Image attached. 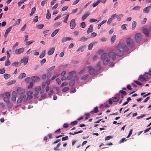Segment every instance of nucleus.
<instances>
[{"label":"nucleus","mask_w":151,"mask_h":151,"mask_svg":"<svg viewBox=\"0 0 151 151\" xmlns=\"http://www.w3.org/2000/svg\"><path fill=\"white\" fill-rule=\"evenodd\" d=\"M129 49L126 45L123 43H119L116 46V53L119 56H122L123 54V52H127Z\"/></svg>","instance_id":"obj_1"},{"label":"nucleus","mask_w":151,"mask_h":151,"mask_svg":"<svg viewBox=\"0 0 151 151\" xmlns=\"http://www.w3.org/2000/svg\"><path fill=\"white\" fill-rule=\"evenodd\" d=\"M107 54L106 53H103L101 56V58L103 61L104 65H107L109 62V60L108 58Z\"/></svg>","instance_id":"obj_2"},{"label":"nucleus","mask_w":151,"mask_h":151,"mask_svg":"<svg viewBox=\"0 0 151 151\" xmlns=\"http://www.w3.org/2000/svg\"><path fill=\"white\" fill-rule=\"evenodd\" d=\"M126 43L129 47H132L134 45V42L131 38H128L126 40Z\"/></svg>","instance_id":"obj_3"},{"label":"nucleus","mask_w":151,"mask_h":151,"mask_svg":"<svg viewBox=\"0 0 151 151\" xmlns=\"http://www.w3.org/2000/svg\"><path fill=\"white\" fill-rule=\"evenodd\" d=\"M23 100L24 102L27 101V99H26V95L25 94H22L20 96L17 100V103H21Z\"/></svg>","instance_id":"obj_4"},{"label":"nucleus","mask_w":151,"mask_h":151,"mask_svg":"<svg viewBox=\"0 0 151 151\" xmlns=\"http://www.w3.org/2000/svg\"><path fill=\"white\" fill-rule=\"evenodd\" d=\"M116 54L114 52H111L108 53V55L109 58L113 60H114L116 58V57L118 56L117 54Z\"/></svg>","instance_id":"obj_5"},{"label":"nucleus","mask_w":151,"mask_h":151,"mask_svg":"<svg viewBox=\"0 0 151 151\" xmlns=\"http://www.w3.org/2000/svg\"><path fill=\"white\" fill-rule=\"evenodd\" d=\"M142 35L140 33H137L135 35L134 39L136 42H139L141 41Z\"/></svg>","instance_id":"obj_6"},{"label":"nucleus","mask_w":151,"mask_h":151,"mask_svg":"<svg viewBox=\"0 0 151 151\" xmlns=\"http://www.w3.org/2000/svg\"><path fill=\"white\" fill-rule=\"evenodd\" d=\"M88 72L91 75L94 74L96 71V68L95 69L92 68L91 66H89L88 67Z\"/></svg>","instance_id":"obj_7"},{"label":"nucleus","mask_w":151,"mask_h":151,"mask_svg":"<svg viewBox=\"0 0 151 151\" xmlns=\"http://www.w3.org/2000/svg\"><path fill=\"white\" fill-rule=\"evenodd\" d=\"M17 93L16 92L13 91L12 93L11 100L13 102H15L16 101V97L17 96Z\"/></svg>","instance_id":"obj_8"},{"label":"nucleus","mask_w":151,"mask_h":151,"mask_svg":"<svg viewBox=\"0 0 151 151\" xmlns=\"http://www.w3.org/2000/svg\"><path fill=\"white\" fill-rule=\"evenodd\" d=\"M32 93L33 92L32 91H29L27 92V97H26V99H27V100L28 99H29L32 98Z\"/></svg>","instance_id":"obj_9"},{"label":"nucleus","mask_w":151,"mask_h":151,"mask_svg":"<svg viewBox=\"0 0 151 151\" xmlns=\"http://www.w3.org/2000/svg\"><path fill=\"white\" fill-rule=\"evenodd\" d=\"M24 49L23 47H22L19 49H17L15 51V53L18 55L21 53L24 52Z\"/></svg>","instance_id":"obj_10"},{"label":"nucleus","mask_w":151,"mask_h":151,"mask_svg":"<svg viewBox=\"0 0 151 151\" xmlns=\"http://www.w3.org/2000/svg\"><path fill=\"white\" fill-rule=\"evenodd\" d=\"M76 26V23L74 19H72L70 22V28L73 29Z\"/></svg>","instance_id":"obj_11"},{"label":"nucleus","mask_w":151,"mask_h":151,"mask_svg":"<svg viewBox=\"0 0 151 151\" xmlns=\"http://www.w3.org/2000/svg\"><path fill=\"white\" fill-rule=\"evenodd\" d=\"M120 93H119L117 95H116V96L117 95V96H115V97H112V99L113 101L115 102L118 101L119 99V96H120Z\"/></svg>","instance_id":"obj_12"},{"label":"nucleus","mask_w":151,"mask_h":151,"mask_svg":"<svg viewBox=\"0 0 151 151\" xmlns=\"http://www.w3.org/2000/svg\"><path fill=\"white\" fill-rule=\"evenodd\" d=\"M28 58H27L25 57H24L21 60V63H24V65H26L28 63Z\"/></svg>","instance_id":"obj_13"},{"label":"nucleus","mask_w":151,"mask_h":151,"mask_svg":"<svg viewBox=\"0 0 151 151\" xmlns=\"http://www.w3.org/2000/svg\"><path fill=\"white\" fill-rule=\"evenodd\" d=\"M72 38L70 37H66L63 38L61 40V42L62 43H63L67 41L71 40H73Z\"/></svg>","instance_id":"obj_14"},{"label":"nucleus","mask_w":151,"mask_h":151,"mask_svg":"<svg viewBox=\"0 0 151 151\" xmlns=\"http://www.w3.org/2000/svg\"><path fill=\"white\" fill-rule=\"evenodd\" d=\"M54 50L55 48L54 47L50 49L48 52L47 54L49 55H52L53 53Z\"/></svg>","instance_id":"obj_15"},{"label":"nucleus","mask_w":151,"mask_h":151,"mask_svg":"<svg viewBox=\"0 0 151 151\" xmlns=\"http://www.w3.org/2000/svg\"><path fill=\"white\" fill-rule=\"evenodd\" d=\"M144 76L146 80L150 78L151 77V76L150 74L148 73H145L144 75Z\"/></svg>","instance_id":"obj_16"},{"label":"nucleus","mask_w":151,"mask_h":151,"mask_svg":"<svg viewBox=\"0 0 151 151\" xmlns=\"http://www.w3.org/2000/svg\"><path fill=\"white\" fill-rule=\"evenodd\" d=\"M93 31V26L92 24L90 25L88 29L87 33L89 34L90 32H92Z\"/></svg>","instance_id":"obj_17"},{"label":"nucleus","mask_w":151,"mask_h":151,"mask_svg":"<svg viewBox=\"0 0 151 151\" xmlns=\"http://www.w3.org/2000/svg\"><path fill=\"white\" fill-rule=\"evenodd\" d=\"M17 93H18V94H23V93L24 92V90L22 89L21 88H18L17 90Z\"/></svg>","instance_id":"obj_18"},{"label":"nucleus","mask_w":151,"mask_h":151,"mask_svg":"<svg viewBox=\"0 0 151 151\" xmlns=\"http://www.w3.org/2000/svg\"><path fill=\"white\" fill-rule=\"evenodd\" d=\"M31 78L32 81H33L34 82L37 81L40 79V78L36 76H32L31 77Z\"/></svg>","instance_id":"obj_19"},{"label":"nucleus","mask_w":151,"mask_h":151,"mask_svg":"<svg viewBox=\"0 0 151 151\" xmlns=\"http://www.w3.org/2000/svg\"><path fill=\"white\" fill-rule=\"evenodd\" d=\"M21 65V63L18 62H15L14 63H12V65L13 66H15L16 67H18L20 66Z\"/></svg>","instance_id":"obj_20"},{"label":"nucleus","mask_w":151,"mask_h":151,"mask_svg":"<svg viewBox=\"0 0 151 151\" xmlns=\"http://www.w3.org/2000/svg\"><path fill=\"white\" fill-rule=\"evenodd\" d=\"M59 29H57L55 30L51 34V36L52 37L55 36L56 34L58 33L59 31Z\"/></svg>","instance_id":"obj_21"},{"label":"nucleus","mask_w":151,"mask_h":151,"mask_svg":"<svg viewBox=\"0 0 151 151\" xmlns=\"http://www.w3.org/2000/svg\"><path fill=\"white\" fill-rule=\"evenodd\" d=\"M26 76V74L24 73H23L20 74L18 76V78L20 79H22L23 78L25 77Z\"/></svg>","instance_id":"obj_22"},{"label":"nucleus","mask_w":151,"mask_h":151,"mask_svg":"<svg viewBox=\"0 0 151 151\" xmlns=\"http://www.w3.org/2000/svg\"><path fill=\"white\" fill-rule=\"evenodd\" d=\"M123 16V15L122 14H118L116 15V18L117 19V20L119 21H120L121 19V17Z\"/></svg>","instance_id":"obj_23"},{"label":"nucleus","mask_w":151,"mask_h":151,"mask_svg":"<svg viewBox=\"0 0 151 151\" xmlns=\"http://www.w3.org/2000/svg\"><path fill=\"white\" fill-rule=\"evenodd\" d=\"M107 20L106 19H105L103 21L100 23L98 25L97 28L98 29H99L100 28L101 26V25L103 24L106 23V22Z\"/></svg>","instance_id":"obj_24"},{"label":"nucleus","mask_w":151,"mask_h":151,"mask_svg":"<svg viewBox=\"0 0 151 151\" xmlns=\"http://www.w3.org/2000/svg\"><path fill=\"white\" fill-rule=\"evenodd\" d=\"M150 10V8L148 6L145 7L143 10V12L145 13H148Z\"/></svg>","instance_id":"obj_25"},{"label":"nucleus","mask_w":151,"mask_h":151,"mask_svg":"<svg viewBox=\"0 0 151 151\" xmlns=\"http://www.w3.org/2000/svg\"><path fill=\"white\" fill-rule=\"evenodd\" d=\"M16 82V81L15 80H12L10 81L9 82H8L6 85L7 86H9L10 85H11L15 83Z\"/></svg>","instance_id":"obj_26"},{"label":"nucleus","mask_w":151,"mask_h":151,"mask_svg":"<svg viewBox=\"0 0 151 151\" xmlns=\"http://www.w3.org/2000/svg\"><path fill=\"white\" fill-rule=\"evenodd\" d=\"M98 109L97 107H96L94 108L93 110L91 111L90 112V113L93 114L94 113H96L98 112Z\"/></svg>","instance_id":"obj_27"},{"label":"nucleus","mask_w":151,"mask_h":151,"mask_svg":"<svg viewBox=\"0 0 151 151\" xmlns=\"http://www.w3.org/2000/svg\"><path fill=\"white\" fill-rule=\"evenodd\" d=\"M89 14L88 13L85 14L82 17L81 19L82 21L84 20L89 15Z\"/></svg>","instance_id":"obj_28"},{"label":"nucleus","mask_w":151,"mask_h":151,"mask_svg":"<svg viewBox=\"0 0 151 151\" xmlns=\"http://www.w3.org/2000/svg\"><path fill=\"white\" fill-rule=\"evenodd\" d=\"M116 36L115 35H113L111 38V42L112 43H113L116 40Z\"/></svg>","instance_id":"obj_29"},{"label":"nucleus","mask_w":151,"mask_h":151,"mask_svg":"<svg viewBox=\"0 0 151 151\" xmlns=\"http://www.w3.org/2000/svg\"><path fill=\"white\" fill-rule=\"evenodd\" d=\"M138 80L140 81L143 82L146 79L144 77V76H139Z\"/></svg>","instance_id":"obj_30"},{"label":"nucleus","mask_w":151,"mask_h":151,"mask_svg":"<svg viewBox=\"0 0 151 151\" xmlns=\"http://www.w3.org/2000/svg\"><path fill=\"white\" fill-rule=\"evenodd\" d=\"M21 19H18L16 21V22L14 23L13 25V26H15L16 25H19Z\"/></svg>","instance_id":"obj_31"},{"label":"nucleus","mask_w":151,"mask_h":151,"mask_svg":"<svg viewBox=\"0 0 151 151\" xmlns=\"http://www.w3.org/2000/svg\"><path fill=\"white\" fill-rule=\"evenodd\" d=\"M10 75L6 73L4 75V78L5 79H8L10 78Z\"/></svg>","instance_id":"obj_32"},{"label":"nucleus","mask_w":151,"mask_h":151,"mask_svg":"<svg viewBox=\"0 0 151 151\" xmlns=\"http://www.w3.org/2000/svg\"><path fill=\"white\" fill-rule=\"evenodd\" d=\"M136 26V22L135 21H133L132 23V29L134 30Z\"/></svg>","instance_id":"obj_33"},{"label":"nucleus","mask_w":151,"mask_h":151,"mask_svg":"<svg viewBox=\"0 0 151 151\" xmlns=\"http://www.w3.org/2000/svg\"><path fill=\"white\" fill-rule=\"evenodd\" d=\"M36 10V8H35V7H33L32 9L31 12L30 13V16H32L33 15V14H34V13H35V11Z\"/></svg>","instance_id":"obj_34"},{"label":"nucleus","mask_w":151,"mask_h":151,"mask_svg":"<svg viewBox=\"0 0 151 151\" xmlns=\"http://www.w3.org/2000/svg\"><path fill=\"white\" fill-rule=\"evenodd\" d=\"M10 63L9 59H7L5 63V65L6 66H8L10 64Z\"/></svg>","instance_id":"obj_35"},{"label":"nucleus","mask_w":151,"mask_h":151,"mask_svg":"<svg viewBox=\"0 0 151 151\" xmlns=\"http://www.w3.org/2000/svg\"><path fill=\"white\" fill-rule=\"evenodd\" d=\"M45 50H44L42 52V53L40 56L39 57L40 58H42L45 56Z\"/></svg>","instance_id":"obj_36"},{"label":"nucleus","mask_w":151,"mask_h":151,"mask_svg":"<svg viewBox=\"0 0 151 151\" xmlns=\"http://www.w3.org/2000/svg\"><path fill=\"white\" fill-rule=\"evenodd\" d=\"M7 104V106L9 108H11L12 106H13V104L12 103L10 102L9 101L8 102H7L6 103Z\"/></svg>","instance_id":"obj_37"},{"label":"nucleus","mask_w":151,"mask_h":151,"mask_svg":"<svg viewBox=\"0 0 151 151\" xmlns=\"http://www.w3.org/2000/svg\"><path fill=\"white\" fill-rule=\"evenodd\" d=\"M75 83V81L74 80H71L69 83V84L70 86H73Z\"/></svg>","instance_id":"obj_38"},{"label":"nucleus","mask_w":151,"mask_h":151,"mask_svg":"<svg viewBox=\"0 0 151 151\" xmlns=\"http://www.w3.org/2000/svg\"><path fill=\"white\" fill-rule=\"evenodd\" d=\"M97 66L98 67V68H96V71H99L101 69L100 63V62H99L97 64Z\"/></svg>","instance_id":"obj_39"},{"label":"nucleus","mask_w":151,"mask_h":151,"mask_svg":"<svg viewBox=\"0 0 151 151\" xmlns=\"http://www.w3.org/2000/svg\"><path fill=\"white\" fill-rule=\"evenodd\" d=\"M93 45V44L92 43L90 44L88 47V49L89 50H91L92 49Z\"/></svg>","instance_id":"obj_40"},{"label":"nucleus","mask_w":151,"mask_h":151,"mask_svg":"<svg viewBox=\"0 0 151 151\" xmlns=\"http://www.w3.org/2000/svg\"><path fill=\"white\" fill-rule=\"evenodd\" d=\"M9 97H4V101L6 103L9 101Z\"/></svg>","instance_id":"obj_41"},{"label":"nucleus","mask_w":151,"mask_h":151,"mask_svg":"<svg viewBox=\"0 0 151 151\" xmlns=\"http://www.w3.org/2000/svg\"><path fill=\"white\" fill-rule=\"evenodd\" d=\"M69 89V88L67 87H65L64 88L62 89V91L63 92H65L66 91H68Z\"/></svg>","instance_id":"obj_42"},{"label":"nucleus","mask_w":151,"mask_h":151,"mask_svg":"<svg viewBox=\"0 0 151 151\" xmlns=\"http://www.w3.org/2000/svg\"><path fill=\"white\" fill-rule=\"evenodd\" d=\"M5 72V69L4 68H2L0 69V74H3Z\"/></svg>","instance_id":"obj_43"},{"label":"nucleus","mask_w":151,"mask_h":151,"mask_svg":"<svg viewBox=\"0 0 151 151\" xmlns=\"http://www.w3.org/2000/svg\"><path fill=\"white\" fill-rule=\"evenodd\" d=\"M88 75L87 74L83 76L81 78V79L82 80H86L87 79V78L88 77Z\"/></svg>","instance_id":"obj_44"},{"label":"nucleus","mask_w":151,"mask_h":151,"mask_svg":"<svg viewBox=\"0 0 151 151\" xmlns=\"http://www.w3.org/2000/svg\"><path fill=\"white\" fill-rule=\"evenodd\" d=\"M87 40V39L85 37H81L80 40V41H81L82 42H84L85 41H86Z\"/></svg>","instance_id":"obj_45"},{"label":"nucleus","mask_w":151,"mask_h":151,"mask_svg":"<svg viewBox=\"0 0 151 151\" xmlns=\"http://www.w3.org/2000/svg\"><path fill=\"white\" fill-rule=\"evenodd\" d=\"M41 87L40 86H38L35 88V91L39 92V91H40L41 90Z\"/></svg>","instance_id":"obj_46"},{"label":"nucleus","mask_w":151,"mask_h":151,"mask_svg":"<svg viewBox=\"0 0 151 151\" xmlns=\"http://www.w3.org/2000/svg\"><path fill=\"white\" fill-rule=\"evenodd\" d=\"M69 15H68L67 16H66L64 18V19L63 20V22L65 23H67L68 21V17H69Z\"/></svg>","instance_id":"obj_47"},{"label":"nucleus","mask_w":151,"mask_h":151,"mask_svg":"<svg viewBox=\"0 0 151 151\" xmlns=\"http://www.w3.org/2000/svg\"><path fill=\"white\" fill-rule=\"evenodd\" d=\"M121 29L124 30H127V28L126 25L125 24H123L121 26Z\"/></svg>","instance_id":"obj_48"},{"label":"nucleus","mask_w":151,"mask_h":151,"mask_svg":"<svg viewBox=\"0 0 151 151\" xmlns=\"http://www.w3.org/2000/svg\"><path fill=\"white\" fill-rule=\"evenodd\" d=\"M33 85V83L32 82H31L30 83L29 85L28 86V88H31Z\"/></svg>","instance_id":"obj_49"},{"label":"nucleus","mask_w":151,"mask_h":151,"mask_svg":"<svg viewBox=\"0 0 151 151\" xmlns=\"http://www.w3.org/2000/svg\"><path fill=\"white\" fill-rule=\"evenodd\" d=\"M80 26L83 28H84L86 27V24L85 22H82L80 24Z\"/></svg>","instance_id":"obj_50"},{"label":"nucleus","mask_w":151,"mask_h":151,"mask_svg":"<svg viewBox=\"0 0 151 151\" xmlns=\"http://www.w3.org/2000/svg\"><path fill=\"white\" fill-rule=\"evenodd\" d=\"M51 16V14H50L49 13H47V14L46 15V18L47 19H49L50 18Z\"/></svg>","instance_id":"obj_51"},{"label":"nucleus","mask_w":151,"mask_h":151,"mask_svg":"<svg viewBox=\"0 0 151 151\" xmlns=\"http://www.w3.org/2000/svg\"><path fill=\"white\" fill-rule=\"evenodd\" d=\"M12 28V27H9L6 30V32L7 33H9L10 31L11 30Z\"/></svg>","instance_id":"obj_52"},{"label":"nucleus","mask_w":151,"mask_h":151,"mask_svg":"<svg viewBox=\"0 0 151 151\" xmlns=\"http://www.w3.org/2000/svg\"><path fill=\"white\" fill-rule=\"evenodd\" d=\"M112 137L111 136H108L105 138V140H109L111 138H112Z\"/></svg>","instance_id":"obj_53"},{"label":"nucleus","mask_w":151,"mask_h":151,"mask_svg":"<svg viewBox=\"0 0 151 151\" xmlns=\"http://www.w3.org/2000/svg\"><path fill=\"white\" fill-rule=\"evenodd\" d=\"M46 61L45 59H43L40 62L41 65H42L46 62Z\"/></svg>","instance_id":"obj_54"},{"label":"nucleus","mask_w":151,"mask_h":151,"mask_svg":"<svg viewBox=\"0 0 151 151\" xmlns=\"http://www.w3.org/2000/svg\"><path fill=\"white\" fill-rule=\"evenodd\" d=\"M96 34L95 32H93L91 35V37H94L96 36Z\"/></svg>","instance_id":"obj_55"},{"label":"nucleus","mask_w":151,"mask_h":151,"mask_svg":"<svg viewBox=\"0 0 151 151\" xmlns=\"http://www.w3.org/2000/svg\"><path fill=\"white\" fill-rule=\"evenodd\" d=\"M78 123V122L76 121H75L73 122H72L70 123V125H71L72 126H73L75 125L76 124H77Z\"/></svg>","instance_id":"obj_56"},{"label":"nucleus","mask_w":151,"mask_h":151,"mask_svg":"<svg viewBox=\"0 0 151 151\" xmlns=\"http://www.w3.org/2000/svg\"><path fill=\"white\" fill-rule=\"evenodd\" d=\"M98 20L94 19H90L89 21L90 22H94L96 21H97Z\"/></svg>","instance_id":"obj_57"},{"label":"nucleus","mask_w":151,"mask_h":151,"mask_svg":"<svg viewBox=\"0 0 151 151\" xmlns=\"http://www.w3.org/2000/svg\"><path fill=\"white\" fill-rule=\"evenodd\" d=\"M76 73V71L74 70H73L69 72L68 73V74L72 76L73 75L75 74Z\"/></svg>","instance_id":"obj_58"},{"label":"nucleus","mask_w":151,"mask_h":151,"mask_svg":"<svg viewBox=\"0 0 151 151\" xmlns=\"http://www.w3.org/2000/svg\"><path fill=\"white\" fill-rule=\"evenodd\" d=\"M68 84V83L66 82H64L63 83L60 85L61 87H63L64 86H67Z\"/></svg>","instance_id":"obj_59"},{"label":"nucleus","mask_w":151,"mask_h":151,"mask_svg":"<svg viewBox=\"0 0 151 151\" xmlns=\"http://www.w3.org/2000/svg\"><path fill=\"white\" fill-rule=\"evenodd\" d=\"M99 3V1L97 0L96 3L93 4V6L94 7H95Z\"/></svg>","instance_id":"obj_60"},{"label":"nucleus","mask_w":151,"mask_h":151,"mask_svg":"<svg viewBox=\"0 0 151 151\" xmlns=\"http://www.w3.org/2000/svg\"><path fill=\"white\" fill-rule=\"evenodd\" d=\"M44 24H41L38 25L37 27L39 29H42L44 27Z\"/></svg>","instance_id":"obj_61"},{"label":"nucleus","mask_w":151,"mask_h":151,"mask_svg":"<svg viewBox=\"0 0 151 151\" xmlns=\"http://www.w3.org/2000/svg\"><path fill=\"white\" fill-rule=\"evenodd\" d=\"M68 139V136H66L65 137H63L62 138V141H65L67 140Z\"/></svg>","instance_id":"obj_62"},{"label":"nucleus","mask_w":151,"mask_h":151,"mask_svg":"<svg viewBox=\"0 0 151 151\" xmlns=\"http://www.w3.org/2000/svg\"><path fill=\"white\" fill-rule=\"evenodd\" d=\"M47 1V0H44L42 1L41 2V5L42 6H44Z\"/></svg>","instance_id":"obj_63"},{"label":"nucleus","mask_w":151,"mask_h":151,"mask_svg":"<svg viewBox=\"0 0 151 151\" xmlns=\"http://www.w3.org/2000/svg\"><path fill=\"white\" fill-rule=\"evenodd\" d=\"M85 68L81 70V71H80L79 72V74H83L85 71Z\"/></svg>","instance_id":"obj_64"}]
</instances>
